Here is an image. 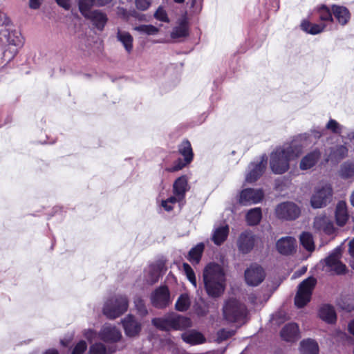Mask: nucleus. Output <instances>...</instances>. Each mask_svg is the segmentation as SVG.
<instances>
[{
    "label": "nucleus",
    "mask_w": 354,
    "mask_h": 354,
    "mask_svg": "<svg viewBox=\"0 0 354 354\" xmlns=\"http://www.w3.org/2000/svg\"><path fill=\"white\" fill-rule=\"evenodd\" d=\"M308 136L301 134L292 140L288 146H283L276 149L270 156V165L272 171L276 174H282L289 169V161L298 157L301 153L305 144L299 142H306Z\"/></svg>",
    "instance_id": "nucleus-1"
},
{
    "label": "nucleus",
    "mask_w": 354,
    "mask_h": 354,
    "mask_svg": "<svg viewBox=\"0 0 354 354\" xmlns=\"http://www.w3.org/2000/svg\"><path fill=\"white\" fill-rule=\"evenodd\" d=\"M203 283L207 295L218 297L225 289V273L223 268L216 263H209L203 272Z\"/></svg>",
    "instance_id": "nucleus-2"
},
{
    "label": "nucleus",
    "mask_w": 354,
    "mask_h": 354,
    "mask_svg": "<svg viewBox=\"0 0 354 354\" xmlns=\"http://www.w3.org/2000/svg\"><path fill=\"white\" fill-rule=\"evenodd\" d=\"M223 319L228 323L244 322L248 310L246 306L236 299H229L223 306Z\"/></svg>",
    "instance_id": "nucleus-3"
},
{
    "label": "nucleus",
    "mask_w": 354,
    "mask_h": 354,
    "mask_svg": "<svg viewBox=\"0 0 354 354\" xmlns=\"http://www.w3.org/2000/svg\"><path fill=\"white\" fill-rule=\"evenodd\" d=\"M129 301L125 295H117L106 301L103 307V313L109 319H115L128 309Z\"/></svg>",
    "instance_id": "nucleus-4"
},
{
    "label": "nucleus",
    "mask_w": 354,
    "mask_h": 354,
    "mask_svg": "<svg viewBox=\"0 0 354 354\" xmlns=\"http://www.w3.org/2000/svg\"><path fill=\"white\" fill-rule=\"evenodd\" d=\"M316 284L317 279L313 277H308L299 284L295 297V304L297 308L304 307L310 301Z\"/></svg>",
    "instance_id": "nucleus-5"
},
{
    "label": "nucleus",
    "mask_w": 354,
    "mask_h": 354,
    "mask_svg": "<svg viewBox=\"0 0 354 354\" xmlns=\"http://www.w3.org/2000/svg\"><path fill=\"white\" fill-rule=\"evenodd\" d=\"M333 189L330 185H324L315 189L310 198V204L313 208L326 207L332 199Z\"/></svg>",
    "instance_id": "nucleus-6"
},
{
    "label": "nucleus",
    "mask_w": 354,
    "mask_h": 354,
    "mask_svg": "<svg viewBox=\"0 0 354 354\" xmlns=\"http://www.w3.org/2000/svg\"><path fill=\"white\" fill-rule=\"evenodd\" d=\"M301 213L300 208L293 202H283L275 208V215L279 219L292 221L297 218Z\"/></svg>",
    "instance_id": "nucleus-7"
},
{
    "label": "nucleus",
    "mask_w": 354,
    "mask_h": 354,
    "mask_svg": "<svg viewBox=\"0 0 354 354\" xmlns=\"http://www.w3.org/2000/svg\"><path fill=\"white\" fill-rule=\"evenodd\" d=\"M340 257L341 248L338 247L324 260L325 266L326 267V271L333 272L336 274H343L346 273V267L340 261Z\"/></svg>",
    "instance_id": "nucleus-8"
},
{
    "label": "nucleus",
    "mask_w": 354,
    "mask_h": 354,
    "mask_svg": "<svg viewBox=\"0 0 354 354\" xmlns=\"http://www.w3.org/2000/svg\"><path fill=\"white\" fill-rule=\"evenodd\" d=\"M151 302L153 306L162 309L166 308L170 303V293L166 286H160L151 295Z\"/></svg>",
    "instance_id": "nucleus-9"
},
{
    "label": "nucleus",
    "mask_w": 354,
    "mask_h": 354,
    "mask_svg": "<svg viewBox=\"0 0 354 354\" xmlns=\"http://www.w3.org/2000/svg\"><path fill=\"white\" fill-rule=\"evenodd\" d=\"M266 274L263 268L257 264H252L245 271V279L249 286H257L260 284L265 279Z\"/></svg>",
    "instance_id": "nucleus-10"
},
{
    "label": "nucleus",
    "mask_w": 354,
    "mask_h": 354,
    "mask_svg": "<svg viewBox=\"0 0 354 354\" xmlns=\"http://www.w3.org/2000/svg\"><path fill=\"white\" fill-rule=\"evenodd\" d=\"M256 243L255 235L251 231L243 232L237 240V248L243 254H248L254 247Z\"/></svg>",
    "instance_id": "nucleus-11"
},
{
    "label": "nucleus",
    "mask_w": 354,
    "mask_h": 354,
    "mask_svg": "<svg viewBox=\"0 0 354 354\" xmlns=\"http://www.w3.org/2000/svg\"><path fill=\"white\" fill-rule=\"evenodd\" d=\"M264 196L261 189L248 188L243 189L240 194L239 203L243 205L258 203Z\"/></svg>",
    "instance_id": "nucleus-12"
},
{
    "label": "nucleus",
    "mask_w": 354,
    "mask_h": 354,
    "mask_svg": "<svg viewBox=\"0 0 354 354\" xmlns=\"http://www.w3.org/2000/svg\"><path fill=\"white\" fill-rule=\"evenodd\" d=\"M313 228L315 231L322 232L327 235H332L335 231L333 221L325 214L314 218Z\"/></svg>",
    "instance_id": "nucleus-13"
},
{
    "label": "nucleus",
    "mask_w": 354,
    "mask_h": 354,
    "mask_svg": "<svg viewBox=\"0 0 354 354\" xmlns=\"http://www.w3.org/2000/svg\"><path fill=\"white\" fill-rule=\"evenodd\" d=\"M122 323L124 333L128 337H135L138 335L141 330L142 326L140 323L131 315H128L125 317L122 320Z\"/></svg>",
    "instance_id": "nucleus-14"
},
{
    "label": "nucleus",
    "mask_w": 354,
    "mask_h": 354,
    "mask_svg": "<svg viewBox=\"0 0 354 354\" xmlns=\"http://www.w3.org/2000/svg\"><path fill=\"white\" fill-rule=\"evenodd\" d=\"M280 335L286 342H296L300 338L299 326L295 323H288L282 328Z\"/></svg>",
    "instance_id": "nucleus-15"
},
{
    "label": "nucleus",
    "mask_w": 354,
    "mask_h": 354,
    "mask_svg": "<svg viewBox=\"0 0 354 354\" xmlns=\"http://www.w3.org/2000/svg\"><path fill=\"white\" fill-rule=\"evenodd\" d=\"M100 339L106 342H116L122 337L120 331L112 326H104L99 333Z\"/></svg>",
    "instance_id": "nucleus-16"
},
{
    "label": "nucleus",
    "mask_w": 354,
    "mask_h": 354,
    "mask_svg": "<svg viewBox=\"0 0 354 354\" xmlns=\"http://www.w3.org/2000/svg\"><path fill=\"white\" fill-rule=\"evenodd\" d=\"M296 240L291 236L282 237L277 242L278 252L284 255L291 254L295 249Z\"/></svg>",
    "instance_id": "nucleus-17"
},
{
    "label": "nucleus",
    "mask_w": 354,
    "mask_h": 354,
    "mask_svg": "<svg viewBox=\"0 0 354 354\" xmlns=\"http://www.w3.org/2000/svg\"><path fill=\"white\" fill-rule=\"evenodd\" d=\"M267 156L263 155L261 160L256 165H252L253 168L246 176V181L248 183L255 182L263 174L267 165Z\"/></svg>",
    "instance_id": "nucleus-18"
},
{
    "label": "nucleus",
    "mask_w": 354,
    "mask_h": 354,
    "mask_svg": "<svg viewBox=\"0 0 354 354\" xmlns=\"http://www.w3.org/2000/svg\"><path fill=\"white\" fill-rule=\"evenodd\" d=\"M182 339L187 344L197 345L206 342L205 336L199 331L189 330L181 334Z\"/></svg>",
    "instance_id": "nucleus-19"
},
{
    "label": "nucleus",
    "mask_w": 354,
    "mask_h": 354,
    "mask_svg": "<svg viewBox=\"0 0 354 354\" xmlns=\"http://www.w3.org/2000/svg\"><path fill=\"white\" fill-rule=\"evenodd\" d=\"M171 328L173 330H184L192 326V321L189 317L171 313Z\"/></svg>",
    "instance_id": "nucleus-20"
},
{
    "label": "nucleus",
    "mask_w": 354,
    "mask_h": 354,
    "mask_svg": "<svg viewBox=\"0 0 354 354\" xmlns=\"http://www.w3.org/2000/svg\"><path fill=\"white\" fill-rule=\"evenodd\" d=\"M332 12L335 18L342 26L347 24L351 19V13L348 8L344 6L333 5Z\"/></svg>",
    "instance_id": "nucleus-21"
},
{
    "label": "nucleus",
    "mask_w": 354,
    "mask_h": 354,
    "mask_svg": "<svg viewBox=\"0 0 354 354\" xmlns=\"http://www.w3.org/2000/svg\"><path fill=\"white\" fill-rule=\"evenodd\" d=\"M321 157V152L319 149H315L306 154L300 162V169L306 170L313 167Z\"/></svg>",
    "instance_id": "nucleus-22"
},
{
    "label": "nucleus",
    "mask_w": 354,
    "mask_h": 354,
    "mask_svg": "<svg viewBox=\"0 0 354 354\" xmlns=\"http://www.w3.org/2000/svg\"><path fill=\"white\" fill-rule=\"evenodd\" d=\"M335 221L336 223L342 227L345 225L348 220V214L347 211L346 203L345 201H339L335 208Z\"/></svg>",
    "instance_id": "nucleus-23"
},
{
    "label": "nucleus",
    "mask_w": 354,
    "mask_h": 354,
    "mask_svg": "<svg viewBox=\"0 0 354 354\" xmlns=\"http://www.w3.org/2000/svg\"><path fill=\"white\" fill-rule=\"evenodd\" d=\"M84 17L90 19L93 22V25L100 30H102L104 28L107 21L106 15L99 10H93Z\"/></svg>",
    "instance_id": "nucleus-24"
},
{
    "label": "nucleus",
    "mask_w": 354,
    "mask_h": 354,
    "mask_svg": "<svg viewBox=\"0 0 354 354\" xmlns=\"http://www.w3.org/2000/svg\"><path fill=\"white\" fill-rule=\"evenodd\" d=\"M319 317L328 324L336 322L337 315L334 308L328 304L322 306L319 310Z\"/></svg>",
    "instance_id": "nucleus-25"
},
{
    "label": "nucleus",
    "mask_w": 354,
    "mask_h": 354,
    "mask_svg": "<svg viewBox=\"0 0 354 354\" xmlns=\"http://www.w3.org/2000/svg\"><path fill=\"white\" fill-rule=\"evenodd\" d=\"M205 250V244L199 243L193 247L188 252L187 259L193 265L198 264L201 260Z\"/></svg>",
    "instance_id": "nucleus-26"
},
{
    "label": "nucleus",
    "mask_w": 354,
    "mask_h": 354,
    "mask_svg": "<svg viewBox=\"0 0 354 354\" xmlns=\"http://www.w3.org/2000/svg\"><path fill=\"white\" fill-rule=\"evenodd\" d=\"M187 180L185 176L178 178L174 183V193L178 198L182 200L185 197L187 191Z\"/></svg>",
    "instance_id": "nucleus-27"
},
{
    "label": "nucleus",
    "mask_w": 354,
    "mask_h": 354,
    "mask_svg": "<svg viewBox=\"0 0 354 354\" xmlns=\"http://www.w3.org/2000/svg\"><path fill=\"white\" fill-rule=\"evenodd\" d=\"M228 234V225L221 226L214 231L212 240L216 245H221L227 239Z\"/></svg>",
    "instance_id": "nucleus-28"
},
{
    "label": "nucleus",
    "mask_w": 354,
    "mask_h": 354,
    "mask_svg": "<svg viewBox=\"0 0 354 354\" xmlns=\"http://www.w3.org/2000/svg\"><path fill=\"white\" fill-rule=\"evenodd\" d=\"M300 346L303 354H319V346L314 339H304L301 342Z\"/></svg>",
    "instance_id": "nucleus-29"
},
{
    "label": "nucleus",
    "mask_w": 354,
    "mask_h": 354,
    "mask_svg": "<svg viewBox=\"0 0 354 354\" xmlns=\"http://www.w3.org/2000/svg\"><path fill=\"white\" fill-rule=\"evenodd\" d=\"M178 153L184 157L187 162H191L193 160L194 153L190 142L188 140H184L178 145Z\"/></svg>",
    "instance_id": "nucleus-30"
},
{
    "label": "nucleus",
    "mask_w": 354,
    "mask_h": 354,
    "mask_svg": "<svg viewBox=\"0 0 354 354\" xmlns=\"http://www.w3.org/2000/svg\"><path fill=\"white\" fill-rule=\"evenodd\" d=\"M117 39L122 44L127 53H130L132 51L133 39L129 32L118 30Z\"/></svg>",
    "instance_id": "nucleus-31"
},
{
    "label": "nucleus",
    "mask_w": 354,
    "mask_h": 354,
    "mask_svg": "<svg viewBox=\"0 0 354 354\" xmlns=\"http://www.w3.org/2000/svg\"><path fill=\"white\" fill-rule=\"evenodd\" d=\"M151 323L156 328L162 331H169L172 329L170 314L165 317L153 318Z\"/></svg>",
    "instance_id": "nucleus-32"
},
{
    "label": "nucleus",
    "mask_w": 354,
    "mask_h": 354,
    "mask_svg": "<svg viewBox=\"0 0 354 354\" xmlns=\"http://www.w3.org/2000/svg\"><path fill=\"white\" fill-rule=\"evenodd\" d=\"M301 29L311 35H317L322 32L326 28L324 24H311L308 21H303L301 24Z\"/></svg>",
    "instance_id": "nucleus-33"
},
{
    "label": "nucleus",
    "mask_w": 354,
    "mask_h": 354,
    "mask_svg": "<svg viewBox=\"0 0 354 354\" xmlns=\"http://www.w3.org/2000/svg\"><path fill=\"white\" fill-rule=\"evenodd\" d=\"M262 217L261 210L259 207L250 209L246 214V221L249 225H256L259 223Z\"/></svg>",
    "instance_id": "nucleus-34"
},
{
    "label": "nucleus",
    "mask_w": 354,
    "mask_h": 354,
    "mask_svg": "<svg viewBox=\"0 0 354 354\" xmlns=\"http://www.w3.org/2000/svg\"><path fill=\"white\" fill-rule=\"evenodd\" d=\"M301 245L308 251L312 252L315 250V244L313 235L310 232H304L299 236Z\"/></svg>",
    "instance_id": "nucleus-35"
},
{
    "label": "nucleus",
    "mask_w": 354,
    "mask_h": 354,
    "mask_svg": "<svg viewBox=\"0 0 354 354\" xmlns=\"http://www.w3.org/2000/svg\"><path fill=\"white\" fill-rule=\"evenodd\" d=\"M95 6V0H78L79 10L84 17L93 12L91 8Z\"/></svg>",
    "instance_id": "nucleus-36"
},
{
    "label": "nucleus",
    "mask_w": 354,
    "mask_h": 354,
    "mask_svg": "<svg viewBox=\"0 0 354 354\" xmlns=\"http://www.w3.org/2000/svg\"><path fill=\"white\" fill-rule=\"evenodd\" d=\"M190 299L187 294H182L178 298L175 307L176 309L180 312L186 311L190 306Z\"/></svg>",
    "instance_id": "nucleus-37"
},
{
    "label": "nucleus",
    "mask_w": 354,
    "mask_h": 354,
    "mask_svg": "<svg viewBox=\"0 0 354 354\" xmlns=\"http://www.w3.org/2000/svg\"><path fill=\"white\" fill-rule=\"evenodd\" d=\"M8 42L10 45L14 46H21L23 44V39L21 34L17 31H12L8 34Z\"/></svg>",
    "instance_id": "nucleus-38"
},
{
    "label": "nucleus",
    "mask_w": 354,
    "mask_h": 354,
    "mask_svg": "<svg viewBox=\"0 0 354 354\" xmlns=\"http://www.w3.org/2000/svg\"><path fill=\"white\" fill-rule=\"evenodd\" d=\"M188 28L186 24H181L179 26L174 28L171 33L173 39L185 37L188 35Z\"/></svg>",
    "instance_id": "nucleus-39"
},
{
    "label": "nucleus",
    "mask_w": 354,
    "mask_h": 354,
    "mask_svg": "<svg viewBox=\"0 0 354 354\" xmlns=\"http://www.w3.org/2000/svg\"><path fill=\"white\" fill-rule=\"evenodd\" d=\"M133 29L139 32L146 34L147 35H156L159 29L153 25H140L136 26Z\"/></svg>",
    "instance_id": "nucleus-40"
},
{
    "label": "nucleus",
    "mask_w": 354,
    "mask_h": 354,
    "mask_svg": "<svg viewBox=\"0 0 354 354\" xmlns=\"http://www.w3.org/2000/svg\"><path fill=\"white\" fill-rule=\"evenodd\" d=\"M134 305L138 313L141 317H145L148 314L145 303L141 297H136L134 298Z\"/></svg>",
    "instance_id": "nucleus-41"
},
{
    "label": "nucleus",
    "mask_w": 354,
    "mask_h": 354,
    "mask_svg": "<svg viewBox=\"0 0 354 354\" xmlns=\"http://www.w3.org/2000/svg\"><path fill=\"white\" fill-rule=\"evenodd\" d=\"M161 267V265L151 266L149 277L147 279L150 283L153 284L158 281L160 276Z\"/></svg>",
    "instance_id": "nucleus-42"
},
{
    "label": "nucleus",
    "mask_w": 354,
    "mask_h": 354,
    "mask_svg": "<svg viewBox=\"0 0 354 354\" xmlns=\"http://www.w3.org/2000/svg\"><path fill=\"white\" fill-rule=\"evenodd\" d=\"M183 270L191 283L196 288L197 282L195 273L192 267L187 263H183Z\"/></svg>",
    "instance_id": "nucleus-43"
},
{
    "label": "nucleus",
    "mask_w": 354,
    "mask_h": 354,
    "mask_svg": "<svg viewBox=\"0 0 354 354\" xmlns=\"http://www.w3.org/2000/svg\"><path fill=\"white\" fill-rule=\"evenodd\" d=\"M332 156L336 159H343L348 154V149L344 145H337L331 151Z\"/></svg>",
    "instance_id": "nucleus-44"
},
{
    "label": "nucleus",
    "mask_w": 354,
    "mask_h": 354,
    "mask_svg": "<svg viewBox=\"0 0 354 354\" xmlns=\"http://www.w3.org/2000/svg\"><path fill=\"white\" fill-rule=\"evenodd\" d=\"M354 175V165L351 163H344L340 169V176L343 178H349Z\"/></svg>",
    "instance_id": "nucleus-45"
},
{
    "label": "nucleus",
    "mask_w": 354,
    "mask_h": 354,
    "mask_svg": "<svg viewBox=\"0 0 354 354\" xmlns=\"http://www.w3.org/2000/svg\"><path fill=\"white\" fill-rule=\"evenodd\" d=\"M235 334V331L233 330H227L225 328H221L218 330L216 333V340L218 342H222L232 337Z\"/></svg>",
    "instance_id": "nucleus-46"
},
{
    "label": "nucleus",
    "mask_w": 354,
    "mask_h": 354,
    "mask_svg": "<svg viewBox=\"0 0 354 354\" xmlns=\"http://www.w3.org/2000/svg\"><path fill=\"white\" fill-rule=\"evenodd\" d=\"M89 354H106V348L102 343H95L89 348Z\"/></svg>",
    "instance_id": "nucleus-47"
},
{
    "label": "nucleus",
    "mask_w": 354,
    "mask_h": 354,
    "mask_svg": "<svg viewBox=\"0 0 354 354\" xmlns=\"http://www.w3.org/2000/svg\"><path fill=\"white\" fill-rule=\"evenodd\" d=\"M326 128L331 131L333 133L340 134L342 127L336 120L330 119L326 125Z\"/></svg>",
    "instance_id": "nucleus-48"
},
{
    "label": "nucleus",
    "mask_w": 354,
    "mask_h": 354,
    "mask_svg": "<svg viewBox=\"0 0 354 354\" xmlns=\"http://www.w3.org/2000/svg\"><path fill=\"white\" fill-rule=\"evenodd\" d=\"M319 19L322 21H333V17L330 10L326 6H322L319 9Z\"/></svg>",
    "instance_id": "nucleus-49"
},
{
    "label": "nucleus",
    "mask_w": 354,
    "mask_h": 354,
    "mask_svg": "<svg viewBox=\"0 0 354 354\" xmlns=\"http://www.w3.org/2000/svg\"><path fill=\"white\" fill-rule=\"evenodd\" d=\"M190 162H187L185 159L181 160L180 158L178 159L176 162H174V165L169 168H167V170L169 172H175L182 169L186 165H189Z\"/></svg>",
    "instance_id": "nucleus-50"
},
{
    "label": "nucleus",
    "mask_w": 354,
    "mask_h": 354,
    "mask_svg": "<svg viewBox=\"0 0 354 354\" xmlns=\"http://www.w3.org/2000/svg\"><path fill=\"white\" fill-rule=\"evenodd\" d=\"M154 17L162 22L169 21L167 12L161 6H160L154 13Z\"/></svg>",
    "instance_id": "nucleus-51"
},
{
    "label": "nucleus",
    "mask_w": 354,
    "mask_h": 354,
    "mask_svg": "<svg viewBox=\"0 0 354 354\" xmlns=\"http://www.w3.org/2000/svg\"><path fill=\"white\" fill-rule=\"evenodd\" d=\"M87 348L86 342L81 340L75 346L72 354H83Z\"/></svg>",
    "instance_id": "nucleus-52"
},
{
    "label": "nucleus",
    "mask_w": 354,
    "mask_h": 354,
    "mask_svg": "<svg viewBox=\"0 0 354 354\" xmlns=\"http://www.w3.org/2000/svg\"><path fill=\"white\" fill-rule=\"evenodd\" d=\"M151 5L150 0H136V6L138 10H146Z\"/></svg>",
    "instance_id": "nucleus-53"
},
{
    "label": "nucleus",
    "mask_w": 354,
    "mask_h": 354,
    "mask_svg": "<svg viewBox=\"0 0 354 354\" xmlns=\"http://www.w3.org/2000/svg\"><path fill=\"white\" fill-rule=\"evenodd\" d=\"M41 3V0H29V6L31 9H38Z\"/></svg>",
    "instance_id": "nucleus-54"
},
{
    "label": "nucleus",
    "mask_w": 354,
    "mask_h": 354,
    "mask_svg": "<svg viewBox=\"0 0 354 354\" xmlns=\"http://www.w3.org/2000/svg\"><path fill=\"white\" fill-rule=\"evenodd\" d=\"M57 3L64 8L65 10H69L70 9V3L68 0H55Z\"/></svg>",
    "instance_id": "nucleus-55"
},
{
    "label": "nucleus",
    "mask_w": 354,
    "mask_h": 354,
    "mask_svg": "<svg viewBox=\"0 0 354 354\" xmlns=\"http://www.w3.org/2000/svg\"><path fill=\"white\" fill-rule=\"evenodd\" d=\"M348 253L352 257H354V238L348 243Z\"/></svg>",
    "instance_id": "nucleus-56"
},
{
    "label": "nucleus",
    "mask_w": 354,
    "mask_h": 354,
    "mask_svg": "<svg viewBox=\"0 0 354 354\" xmlns=\"http://www.w3.org/2000/svg\"><path fill=\"white\" fill-rule=\"evenodd\" d=\"M113 0H95L96 6H104L110 3Z\"/></svg>",
    "instance_id": "nucleus-57"
},
{
    "label": "nucleus",
    "mask_w": 354,
    "mask_h": 354,
    "mask_svg": "<svg viewBox=\"0 0 354 354\" xmlns=\"http://www.w3.org/2000/svg\"><path fill=\"white\" fill-rule=\"evenodd\" d=\"M162 206L164 207V209L167 211V212H169L171 210L173 209V206L170 204L168 203V201H162Z\"/></svg>",
    "instance_id": "nucleus-58"
},
{
    "label": "nucleus",
    "mask_w": 354,
    "mask_h": 354,
    "mask_svg": "<svg viewBox=\"0 0 354 354\" xmlns=\"http://www.w3.org/2000/svg\"><path fill=\"white\" fill-rule=\"evenodd\" d=\"M84 335H85V337L88 341H91L93 337L95 335V332L93 330H89L87 332L85 333Z\"/></svg>",
    "instance_id": "nucleus-59"
},
{
    "label": "nucleus",
    "mask_w": 354,
    "mask_h": 354,
    "mask_svg": "<svg viewBox=\"0 0 354 354\" xmlns=\"http://www.w3.org/2000/svg\"><path fill=\"white\" fill-rule=\"evenodd\" d=\"M178 201H180V200L176 195H175V196H171L169 198H167V200H165V201H168V203H171V204H174Z\"/></svg>",
    "instance_id": "nucleus-60"
},
{
    "label": "nucleus",
    "mask_w": 354,
    "mask_h": 354,
    "mask_svg": "<svg viewBox=\"0 0 354 354\" xmlns=\"http://www.w3.org/2000/svg\"><path fill=\"white\" fill-rule=\"evenodd\" d=\"M306 268L303 267L299 271L295 272L293 277L296 278L297 276H301L306 272Z\"/></svg>",
    "instance_id": "nucleus-61"
},
{
    "label": "nucleus",
    "mask_w": 354,
    "mask_h": 354,
    "mask_svg": "<svg viewBox=\"0 0 354 354\" xmlns=\"http://www.w3.org/2000/svg\"><path fill=\"white\" fill-rule=\"evenodd\" d=\"M312 133L315 138H319L322 136V131L319 130H313Z\"/></svg>",
    "instance_id": "nucleus-62"
},
{
    "label": "nucleus",
    "mask_w": 354,
    "mask_h": 354,
    "mask_svg": "<svg viewBox=\"0 0 354 354\" xmlns=\"http://www.w3.org/2000/svg\"><path fill=\"white\" fill-rule=\"evenodd\" d=\"M348 330L352 335H354V319L349 323Z\"/></svg>",
    "instance_id": "nucleus-63"
},
{
    "label": "nucleus",
    "mask_w": 354,
    "mask_h": 354,
    "mask_svg": "<svg viewBox=\"0 0 354 354\" xmlns=\"http://www.w3.org/2000/svg\"><path fill=\"white\" fill-rule=\"evenodd\" d=\"M44 354H58V351L56 349H48Z\"/></svg>",
    "instance_id": "nucleus-64"
}]
</instances>
